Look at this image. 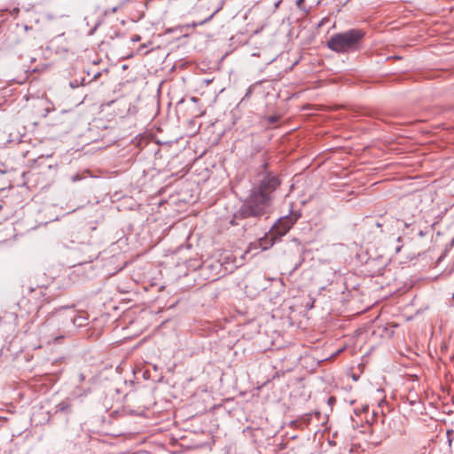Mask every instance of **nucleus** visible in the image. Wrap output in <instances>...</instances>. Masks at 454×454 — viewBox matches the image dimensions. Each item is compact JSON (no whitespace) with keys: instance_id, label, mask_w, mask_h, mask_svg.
<instances>
[{"instance_id":"obj_1","label":"nucleus","mask_w":454,"mask_h":454,"mask_svg":"<svg viewBox=\"0 0 454 454\" xmlns=\"http://www.w3.org/2000/svg\"><path fill=\"white\" fill-rule=\"evenodd\" d=\"M76 309L74 306L61 307L48 315L40 327V334L47 342L70 337L74 333Z\"/></svg>"},{"instance_id":"obj_2","label":"nucleus","mask_w":454,"mask_h":454,"mask_svg":"<svg viewBox=\"0 0 454 454\" xmlns=\"http://www.w3.org/2000/svg\"><path fill=\"white\" fill-rule=\"evenodd\" d=\"M273 200L251 187L249 194L236 211L234 218H260L270 213Z\"/></svg>"},{"instance_id":"obj_3","label":"nucleus","mask_w":454,"mask_h":454,"mask_svg":"<svg viewBox=\"0 0 454 454\" xmlns=\"http://www.w3.org/2000/svg\"><path fill=\"white\" fill-rule=\"evenodd\" d=\"M365 33L362 29H349L342 33L333 35L326 43V46L337 53L355 51L359 49V44Z\"/></svg>"},{"instance_id":"obj_4","label":"nucleus","mask_w":454,"mask_h":454,"mask_svg":"<svg viewBox=\"0 0 454 454\" xmlns=\"http://www.w3.org/2000/svg\"><path fill=\"white\" fill-rule=\"evenodd\" d=\"M280 185L281 179L279 176L273 171H270L268 163L264 162L262 165V169L256 175L252 188L274 200L275 192Z\"/></svg>"},{"instance_id":"obj_5","label":"nucleus","mask_w":454,"mask_h":454,"mask_svg":"<svg viewBox=\"0 0 454 454\" xmlns=\"http://www.w3.org/2000/svg\"><path fill=\"white\" fill-rule=\"evenodd\" d=\"M300 216L301 215L298 213H292L288 215L280 217L271 227L269 236L267 237V239H270V246H272L277 239L285 236L297 222Z\"/></svg>"},{"instance_id":"obj_6","label":"nucleus","mask_w":454,"mask_h":454,"mask_svg":"<svg viewBox=\"0 0 454 454\" xmlns=\"http://www.w3.org/2000/svg\"><path fill=\"white\" fill-rule=\"evenodd\" d=\"M4 138L5 139L4 144H14L17 145L22 140V134L20 131H16L12 129H8L7 131L4 132Z\"/></svg>"},{"instance_id":"obj_7","label":"nucleus","mask_w":454,"mask_h":454,"mask_svg":"<svg viewBox=\"0 0 454 454\" xmlns=\"http://www.w3.org/2000/svg\"><path fill=\"white\" fill-rule=\"evenodd\" d=\"M223 4H219L212 12V13L204 20L198 22L196 25L202 26L213 19V17L222 9Z\"/></svg>"},{"instance_id":"obj_8","label":"nucleus","mask_w":454,"mask_h":454,"mask_svg":"<svg viewBox=\"0 0 454 454\" xmlns=\"http://www.w3.org/2000/svg\"><path fill=\"white\" fill-rule=\"evenodd\" d=\"M76 317L78 319L75 320V322L74 324V331L75 330L76 327H82V326L85 325L86 320H87V318L85 317L79 315L77 310H76Z\"/></svg>"},{"instance_id":"obj_9","label":"nucleus","mask_w":454,"mask_h":454,"mask_svg":"<svg viewBox=\"0 0 454 454\" xmlns=\"http://www.w3.org/2000/svg\"><path fill=\"white\" fill-rule=\"evenodd\" d=\"M253 92H254V85H251L247 88L246 94H245L244 98H242V101L248 99L251 97V95L253 94Z\"/></svg>"},{"instance_id":"obj_10","label":"nucleus","mask_w":454,"mask_h":454,"mask_svg":"<svg viewBox=\"0 0 454 454\" xmlns=\"http://www.w3.org/2000/svg\"><path fill=\"white\" fill-rule=\"evenodd\" d=\"M396 241H397V245L395 247V254H398L401 251L402 247H403V245H402V237H398Z\"/></svg>"},{"instance_id":"obj_11","label":"nucleus","mask_w":454,"mask_h":454,"mask_svg":"<svg viewBox=\"0 0 454 454\" xmlns=\"http://www.w3.org/2000/svg\"><path fill=\"white\" fill-rule=\"evenodd\" d=\"M82 179V176L79 175V174H75L74 176H71V181L72 182H77V181H80Z\"/></svg>"},{"instance_id":"obj_12","label":"nucleus","mask_w":454,"mask_h":454,"mask_svg":"<svg viewBox=\"0 0 454 454\" xmlns=\"http://www.w3.org/2000/svg\"><path fill=\"white\" fill-rule=\"evenodd\" d=\"M20 12V9L18 7H15L12 10L11 14L17 16Z\"/></svg>"},{"instance_id":"obj_13","label":"nucleus","mask_w":454,"mask_h":454,"mask_svg":"<svg viewBox=\"0 0 454 454\" xmlns=\"http://www.w3.org/2000/svg\"><path fill=\"white\" fill-rule=\"evenodd\" d=\"M303 2H304V0H297L296 1L297 7L301 9V4H302Z\"/></svg>"},{"instance_id":"obj_14","label":"nucleus","mask_w":454,"mask_h":454,"mask_svg":"<svg viewBox=\"0 0 454 454\" xmlns=\"http://www.w3.org/2000/svg\"><path fill=\"white\" fill-rule=\"evenodd\" d=\"M67 408H68V406L65 405L63 403L59 404V410L60 411H65Z\"/></svg>"},{"instance_id":"obj_15","label":"nucleus","mask_w":454,"mask_h":454,"mask_svg":"<svg viewBox=\"0 0 454 454\" xmlns=\"http://www.w3.org/2000/svg\"><path fill=\"white\" fill-rule=\"evenodd\" d=\"M38 291L39 293H42V288L41 287H36V288H29V291L30 292H34V291Z\"/></svg>"},{"instance_id":"obj_16","label":"nucleus","mask_w":454,"mask_h":454,"mask_svg":"<svg viewBox=\"0 0 454 454\" xmlns=\"http://www.w3.org/2000/svg\"><path fill=\"white\" fill-rule=\"evenodd\" d=\"M79 380H80V381H83L85 380V376L83 373L79 374Z\"/></svg>"},{"instance_id":"obj_17","label":"nucleus","mask_w":454,"mask_h":454,"mask_svg":"<svg viewBox=\"0 0 454 454\" xmlns=\"http://www.w3.org/2000/svg\"><path fill=\"white\" fill-rule=\"evenodd\" d=\"M270 121L271 122H275V121H278V118H277L276 116H271V117H270Z\"/></svg>"},{"instance_id":"obj_18","label":"nucleus","mask_w":454,"mask_h":454,"mask_svg":"<svg viewBox=\"0 0 454 454\" xmlns=\"http://www.w3.org/2000/svg\"><path fill=\"white\" fill-rule=\"evenodd\" d=\"M100 74H100L99 72H98L97 74H94V76H93V80H97V79L100 76Z\"/></svg>"},{"instance_id":"obj_19","label":"nucleus","mask_w":454,"mask_h":454,"mask_svg":"<svg viewBox=\"0 0 454 454\" xmlns=\"http://www.w3.org/2000/svg\"><path fill=\"white\" fill-rule=\"evenodd\" d=\"M70 86H71L72 88H76V87L78 86V84H77L76 82H70Z\"/></svg>"},{"instance_id":"obj_20","label":"nucleus","mask_w":454,"mask_h":454,"mask_svg":"<svg viewBox=\"0 0 454 454\" xmlns=\"http://www.w3.org/2000/svg\"><path fill=\"white\" fill-rule=\"evenodd\" d=\"M139 40V36L137 37H135L134 41H138Z\"/></svg>"},{"instance_id":"obj_21","label":"nucleus","mask_w":454,"mask_h":454,"mask_svg":"<svg viewBox=\"0 0 454 454\" xmlns=\"http://www.w3.org/2000/svg\"><path fill=\"white\" fill-rule=\"evenodd\" d=\"M94 258H96V256L91 257L89 262H92Z\"/></svg>"}]
</instances>
